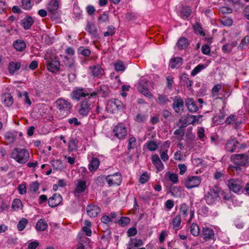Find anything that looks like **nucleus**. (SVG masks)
<instances>
[{"label":"nucleus","mask_w":249,"mask_h":249,"mask_svg":"<svg viewBox=\"0 0 249 249\" xmlns=\"http://www.w3.org/2000/svg\"><path fill=\"white\" fill-rule=\"evenodd\" d=\"M201 182V178L198 176H188L184 180V185L187 189L198 187Z\"/></svg>","instance_id":"423d86ee"},{"label":"nucleus","mask_w":249,"mask_h":249,"mask_svg":"<svg viewBox=\"0 0 249 249\" xmlns=\"http://www.w3.org/2000/svg\"><path fill=\"white\" fill-rule=\"evenodd\" d=\"M114 135L119 139H124L126 135L127 131L125 127L119 124L115 126L113 130Z\"/></svg>","instance_id":"f8f14e48"},{"label":"nucleus","mask_w":249,"mask_h":249,"mask_svg":"<svg viewBox=\"0 0 249 249\" xmlns=\"http://www.w3.org/2000/svg\"><path fill=\"white\" fill-rule=\"evenodd\" d=\"M114 68L117 71H124L125 69L123 62L120 60H117L114 63Z\"/></svg>","instance_id":"4c0bfd02"},{"label":"nucleus","mask_w":249,"mask_h":249,"mask_svg":"<svg viewBox=\"0 0 249 249\" xmlns=\"http://www.w3.org/2000/svg\"><path fill=\"white\" fill-rule=\"evenodd\" d=\"M137 146V142L135 137L131 136L128 139L127 149L130 151Z\"/></svg>","instance_id":"e433bc0d"},{"label":"nucleus","mask_w":249,"mask_h":249,"mask_svg":"<svg viewBox=\"0 0 249 249\" xmlns=\"http://www.w3.org/2000/svg\"><path fill=\"white\" fill-rule=\"evenodd\" d=\"M206 66L204 64H199L196 67L191 71V75L194 76L196 75L197 73L200 72L202 70H203Z\"/></svg>","instance_id":"c03bdc74"},{"label":"nucleus","mask_w":249,"mask_h":249,"mask_svg":"<svg viewBox=\"0 0 249 249\" xmlns=\"http://www.w3.org/2000/svg\"><path fill=\"white\" fill-rule=\"evenodd\" d=\"M86 189V182L85 180H80L77 183L75 190L77 193L81 194L83 193Z\"/></svg>","instance_id":"c85d7f7f"},{"label":"nucleus","mask_w":249,"mask_h":249,"mask_svg":"<svg viewBox=\"0 0 249 249\" xmlns=\"http://www.w3.org/2000/svg\"><path fill=\"white\" fill-rule=\"evenodd\" d=\"M231 160L233 164L229 166L230 171H236L239 173L241 171V166H246L249 163V156L244 154H233L231 157Z\"/></svg>","instance_id":"f257e3e1"},{"label":"nucleus","mask_w":249,"mask_h":249,"mask_svg":"<svg viewBox=\"0 0 249 249\" xmlns=\"http://www.w3.org/2000/svg\"><path fill=\"white\" fill-rule=\"evenodd\" d=\"M115 33V28L113 26H109L107 27V31L104 32V36H112Z\"/></svg>","instance_id":"13d9d810"},{"label":"nucleus","mask_w":249,"mask_h":249,"mask_svg":"<svg viewBox=\"0 0 249 249\" xmlns=\"http://www.w3.org/2000/svg\"><path fill=\"white\" fill-rule=\"evenodd\" d=\"M193 29L195 33L199 34L202 36H205V34L203 31V28L201 25L198 22H196L194 24Z\"/></svg>","instance_id":"c9c22d12"},{"label":"nucleus","mask_w":249,"mask_h":249,"mask_svg":"<svg viewBox=\"0 0 249 249\" xmlns=\"http://www.w3.org/2000/svg\"><path fill=\"white\" fill-rule=\"evenodd\" d=\"M168 102H169L167 96L165 95L159 94L157 102L160 105L166 104Z\"/></svg>","instance_id":"49530a36"},{"label":"nucleus","mask_w":249,"mask_h":249,"mask_svg":"<svg viewBox=\"0 0 249 249\" xmlns=\"http://www.w3.org/2000/svg\"><path fill=\"white\" fill-rule=\"evenodd\" d=\"M89 68L91 70L92 74L94 77H97L99 76L100 75L102 74L104 71V70L99 65L90 67Z\"/></svg>","instance_id":"2f4dec72"},{"label":"nucleus","mask_w":249,"mask_h":249,"mask_svg":"<svg viewBox=\"0 0 249 249\" xmlns=\"http://www.w3.org/2000/svg\"><path fill=\"white\" fill-rule=\"evenodd\" d=\"M1 100L4 105L7 107H10L13 105L14 101L13 97L9 93L6 92L1 95Z\"/></svg>","instance_id":"412c9836"},{"label":"nucleus","mask_w":249,"mask_h":249,"mask_svg":"<svg viewBox=\"0 0 249 249\" xmlns=\"http://www.w3.org/2000/svg\"><path fill=\"white\" fill-rule=\"evenodd\" d=\"M108 88L105 85H102L99 89H97L96 91L90 94V96H94L96 95H100L101 97H105L107 95Z\"/></svg>","instance_id":"aec40b11"},{"label":"nucleus","mask_w":249,"mask_h":249,"mask_svg":"<svg viewBox=\"0 0 249 249\" xmlns=\"http://www.w3.org/2000/svg\"><path fill=\"white\" fill-rule=\"evenodd\" d=\"M202 236L205 241H208L213 238L214 233L212 229L205 227L202 229Z\"/></svg>","instance_id":"dca6fc26"},{"label":"nucleus","mask_w":249,"mask_h":249,"mask_svg":"<svg viewBox=\"0 0 249 249\" xmlns=\"http://www.w3.org/2000/svg\"><path fill=\"white\" fill-rule=\"evenodd\" d=\"M220 11L223 14H230L232 12V9L231 8L226 6L220 7Z\"/></svg>","instance_id":"338daca9"},{"label":"nucleus","mask_w":249,"mask_h":249,"mask_svg":"<svg viewBox=\"0 0 249 249\" xmlns=\"http://www.w3.org/2000/svg\"><path fill=\"white\" fill-rule=\"evenodd\" d=\"M5 139L10 142H13L15 140V137L14 135L9 132H7L5 135Z\"/></svg>","instance_id":"e2e57ef3"},{"label":"nucleus","mask_w":249,"mask_h":249,"mask_svg":"<svg viewBox=\"0 0 249 249\" xmlns=\"http://www.w3.org/2000/svg\"><path fill=\"white\" fill-rule=\"evenodd\" d=\"M185 105L188 110L191 112H195L198 109L197 106L193 99L187 98L185 102Z\"/></svg>","instance_id":"4be33fe9"},{"label":"nucleus","mask_w":249,"mask_h":249,"mask_svg":"<svg viewBox=\"0 0 249 249\" xmlns=\"http://www.w3.org/2000/svg\"><path fill=\"white\" fill-rule=\"evenodd\" d=\"M192 13V10L189 6H183L181 10L179 12V16L183 19H187L188 18Z\"/></svg>","instance_id":"393cba45"},{"label":"nucleus","mask_w":249,"mask_h":249,"mask_svg":"<svg viewBox=\"0 0 249 249\" xmlns=\"http://www.w3.org/2000/svg\"><path fill=\"white\" fill-rule=\"evenodd\" d=\"M235 120L236 116L233 114H231L227 118L225 122L227 124H231Z\"/></svg>","instance_id":"774afa93"},{"label":"nucleus","mask_w":249,"mask_h":249,"mask_svg":"<svg viewBox=\"0 0 249 249\" xmlns=\"http://www.w3.org/2000/svg\"><path fill=\"white\" fill-rule=\"evenodd\" d=\"M52 165L54 169L56 170H60L62 167V163L61 162V160H53L52 161Z\"/></svg>","instance_id":"8fccbe9b"},{"label":"nucleus","mask_w":249,"mask_h":249,"mask_svg":"<svg viewBox=\"0 0 249 249\" xmlns=\"http://www.w3.org/2000/svg\"><path fill=\"white\" fill-rule=\"evenodd\" d=\"M143 242L141 239H138L137 238L131 239L130 241L128 243V246L131 247L138 248L142 246Z\"/></svg>","instance_id":"72a5a7b5"},{"label":"nucleus","mask_w":249,"mask_h":249,"mask_svg":"<svg viewBox=\"0 0 249 249\" xmlns=\"http://www.w3.org/2000/svg\"><path fill=\"white\" fill-rule=\"evenodd\" d=\"M189 45L187 38L181 37L178 40L176 46L179 50H182L186 48Z\"/></svg>","instance_id":"a878e982"},{"label":"nucleus","mask_w":249,"mask_h":249,"mask_svg":"<svg viewBox=\"0 0 249 249\" xmlns=\"http://www.w3.org/2000/svg\"><path fill=\"white\" fill-rule=\"evenodd\" d=\"M45 59L47 63V69L50 71L55 73L59 71V62L52 54L47 53L45 56Z\"/></svg>","instance_id":"20e7f679"},{"label":"nucleus","mask_w":249,"mask_h":249,"mask_svg":"<svg viewBox=\"0 0 249 249\" xmlns=\"http://www.w3.org/2000/svg\"><path fill=\"white\" fill-rule=\"evenodd\" d=\"M211 49L209 46L207 44L203 45L201 47V52L204 54L208 55L210 54Z\"/></svg>","instance_id":"69168bd1"},{"label":"nucleus","mask_w":249,"mask_h":249,"mask_svg":"<svg viewBox=\"0 0 249 249\" xmlns=\"http://www.w3.org/2000/svg\"><path fill=\"white\" fill-rule=\"evenodd\" d=\"M188 206L185 203H182L180 205L179 208V213L183 215H187V212L188 210Z\"/></svg>","instance_id":"5fc2aeb1"},{"label":"nucleus","mask_w":249,"mask_h":249,"mask_svg":"<svg viewBox=\"0 0 249 249\" xmlns=\"http://www.w3.org/2000/svg\"><path fill=\"white\" fill-rule=\"evenodd\" d=\"M172 108L175 112L181 113L183 112L184 101L180 96H176L173 99Z\"/></svg>","instance_id":"9d476101"},{"label":"nucleus","mask_w":249,"mask_h":249,"mask_svg":"<svg viewBox=\"0 0 249 249\" xmlns=\"http://www.w3.org/2000/svg\"><path fill=\"white\" fill-rule=\"evenodd\" d=\"M221 188L218 185L212 187L205 195L204 199L209 205L215 203L216 201L220 199Z\"/></svg>","instance_id":"f03ea898"},{"label":"nucleus","mask_w":249,"mask_h":249,"mask_svg":"<svg viewBox=\"0 0 249 249\" xmlns=\"http://www.w3.org/2000/svg\"><path fill=\"white\" fill-rule=\"evenodd\" d=\"M173 228L176 231L179 229L181 223V217L180 214L176 215L173 220Z\"/></svg>","instance_id":"58836bf2"},{"label":"nucleus","mask_w":249,"mask_h":249,"mask_svg":"<svg viewBox=\"0 0 249 249\" xmlns=\"http://www.w3.org/2000/svg\"><path fill=\"white\" fill-rule=\"evenodd\" d=\"M130 222V219L127 217L122 216L118 221V223L122 227H124Z\"/></svg>","instance_id":"09e8293b"},{"label":"nucleus","mask_w":249,"mask_h":249,"mask_svg":"<svg viewBox=\"0 0 249 249\" xmlns=\"http://www.w3.org/2000/svg\"><path fill=\"white\" fill-rule=\"evenodd\" d=\"M106 177L107 176H99L98 177L96 178V183L98 185V186H103L104 184H105L104 183V181L106 180Z\"/></svg>","instance_id":"052dcab7"},{"label":"nucleus","mask_w":249,"mask_h":249,"mask_svg":"<svg viewBox=\"0 0 249 249\" xmlns=\"http://www.w3.org/2000/svg\"><path fill=\"white\" fill-rule=\"evenodd\" d=\"M82 13V11L80 8L77 5L74 4L73 6V14L75 16V18L78 19L81 18Z\"/></svg>","instance_id":"3c124183"},{"label":"nucleus","mask_w":249,"mask_h":249,"mask_svg":"<svg viewBox=\"0 0 249 249\" xmlns=\"http://www.w3.org/2000/svg\"><path fill=\"white\" fill-rule=\"evenodd\" d=\"M238 143V142L236 140L229 141L226 144L225 148L231 153L233 152L236 149L237 144Z\"/></svg>","instance_id":"cd10ccee"},{"label":"nucleus","mask_w":249,"mask_h":249,"mask_svg":"<svg viewBox=\"0 0 249 249\" xmlns=\"http://www.w3.org/2000/svg\"><path fill=\"white\" fill-rule=\"evenodd\" d=\"M137 233V230L135 227H131L129 228L127 231V236L128 237L134 236Z\"/></svg>","instance_id":"0e129e2a"},{"label":"nucleus","mask_w":249,"mask_h":249,"mask_svg":"<svg viewBox=\"0 0 249 249\" xmlns=\"http://www.w3.org/2000/svg\"><path fill=\"white\" fill-rule=\"evenodd\" d=\"M183 64V59L180 57H173L170 59L169 66L172 69H178Z\"/></svg>","instance_id":"a211bd4d"},{"label":"nucleus","mask_w":249,"mask_h":249,"mask_svg":"<svg viewBox=\"0 0 249 249\" xmlns=\"http://www.w3.org/2000/svg\"><path fill=\"white\" fill-rule=\"evenodd\" d=\"M149 177L147 172L143 173L140 178V182L144 184L149 180Z\"/></svg>","instance_id":"680f3d73"},{"label":"nucleus","mask_w":249,"mask_h":249,"mask_svg":"<svg viewBox=\"0 0 249 249\" xmlns=\"http://www.w3.org/2000/svg\"><path fill=\"white\" fill-rule=\"evenodd\" d=\"M228 186L230 191L237 193L243 188V182L239 179H231L228 180Z\"/></svg>","instance_id":"6e6552de"},{"label":"nucleus","mask_w":249,"mask_h":249,"mask_svg":"<svg viewBox=\"0 0 249 249\" xmlns=\"http://www.w3.org/2000/svg\"><path fill=\"white\" fill-rule=\"evenodd\" d=\"M71 107L72 105L71 103L63 99V111H66L67 114L71 112Z\"/></svg>","instance_id":"de8ad7c7"},{"label":"nucleus","mask_w":249,"mask_h":249,"mask_svg":"<svg viewBox=\"0 0 249 249\" xmlns=\"http://www.w3.org/2000/svg\"><path fill=\"white\" fill-rule=\"evenodd\" d=\"M11 158L20 163H25L29 159V154L24 148H14L11 153Z\"/></svg>","instance_id":"7ed1b4c3"},{"label":"nucleus","mask_w":249,"mask_h":249,"mask_svg":"<svg viewBox=\"0 0 249 249\" xmlns=\"http://www.w3.org/2000/svg\"><path fill=\"white\" fill-rule=\"evenodd\" d=\"M86 30L90 34L97 36V29L94 24H91L89 22H88Z\"/></svg>","instance_id":"7c9ffc66"},{"label":"nucleus","mask_w":249,"mask_h":249,"mask_svg":"<svg viewBox=\"0 0 249 249\" xmlns=\"http://www.w3.org/2000/svg\"><path fill=\"white\" fill-rule=\"evenodd\" d=\"M190 232L194 236H198L199 234V226L196 223H193L190 228Z\"/></svg>","instance_id":"a19ab883"},{"label":"nucleus","mask_w":249,"mask_h":249,"mask_svg":"<svg viewBox=\"0 0 249 249\" xmlns=\"http://www.w3.org/2000/svg\"><path fill=\"white\" fill-rule=\"evenodd\" d=\"M39 189V183L37 181L32 182L29 187V191L33 192H36Z\"/></svg>","instance_id":"bf43d9fd"},{"label":"nucleus","mask_w":249,"mask_h":249,"mask_svg":"<svg viewBox=\"0 0 249 249\" xmlns=\"http://www.w3.org/2000/svg\"><path fill=\"white\" fill-rule=\"evenodd\" d=\"M158 145L153 141H150L147 142V148L151 151H155L158 148Z\"/></svg>","instance_id":"864d4df0"},{"label":"nucleus","mask_w":249,"mask_h":249,"mask_svg":"<svg viewBox=\"0 0 249 249\" xmlns=\"http://www.w3.org/2000/svg\"><path fill=\"white\" fill-rule=\"evenodd\" d=\"M92 104L89 99H85L80 103L78 113L83 116H87L91 109Z\"/></svg>","instance_id":"0eeeda50"},{"label":"nucleus","mask_w":249,"mask_h":249,"mask_svg":"<svg viewBox=\"0 0 249 249\" xmlns=\"http://www.w3.org/2000/svg\"><path fill=\"white\" fill-rule=\"evenodd\" d=\"M138 90L141 93L149 99H151L153 97L152 93L147 88V81L142 80L139 83Z\"/></svg>","instance_id":"9b49d317"},{"label":"nucleus","mask_w":249,"mask_h":249,"mask_svg":"<svg viewBox=\"0 0 249 249\" xmlns=\"http://www.w3.org/2000/svg\"><path fill=\"white\" fill-rule=\"evenodd\" d=\"M60 0H50L48 3L47 8L49 13L55 14L59 6Z\"/></svg>","instance_id":"2eb2a0df"},{"label":"nucleus","mask_w":249,"mask_h":249,"mask_svg":"<svg viewBox=\"0 0 249 249\" xmlns=\"http://www.w3.org/2000/svg\"><path fill=\"white\" fill-rule=\"evenodd\" d=\"M89 95V93L85 91L83 89H77L72 91L71 93V98L79 101L81 97H85Z\"/></svg>","instance_id":"4468645a"},{"label":"nucleus","mask_w":249,"mask_h":249,"mask_svg":"<svg viewBox=\"0 0 249 249\" xmlns=\"http://www.w3.org/2000/svg\"><path fill=\"white\" fill-rule=\"evenodd\" d=\"M77 52L85 57L89 56L91 53L90 50L86 49L83 46H81L78 49Z\"/></svg>","instance_id":"37998d69"},{"label":"nucleus","mask_w":249,"mask_h":249,"mask_svg":"<svg viewBox=\"0 0 249 249\" xmlns=\"http://www.w3.org/2000/svg\"><path fill=\"white\" fill-rule=\"evenodd\" d=\"M13 45L15 49L18 52L23 51L26 48L24 41L21 39L16 40L13 42Z\"/></svg>","instance_id":"b1692460"},{"label":"nucleus","mask_w":249,"mask_h":249,"mask_svg":"<svg viewBox=\"0 0 249 249\" xmlns=\"http://www.w3.org/2000/svg\"><path fill=\"white\" fill-rule=\"evenodd\" d=\"M88 215L91 217H95L101 212V209L97 205H89L87 207Z\"/></svg>","instance_id":"ddd939ff"},{"label":"nucleus","mask_w":249,"mask_h":249,"mask_svg":"<svg viewBox=\"0 0 249 249\" xmlns=\"http://www.w3.org/2000/svg\"><path fill=\"white\" fill-rule=\"evenodd\" d=\"M124 107V105L120 100L112 99L108 101L106 109L108 111L114 113L119 110H123Z\"/></svg>","instance_id":"39448f33"},{"label":"nucleus","mask_w":249,"mask_h":249,"mask_svg":"<svg viewBox=\"0 0 249 249\" xmlns=\"http://www.w3.org/2000/svg\"><path fill=\"white\" fill-rule=\"evenodd\" d=\"M23 207L22 203L19 199H15L12 204V208L14 211H17L20 208H22Z\"/></svg>","instance_id":"ea45409f"},{"label":"nucleus","mask_w":249,"mask_h":249,"mask_svg":"<svg viewBox=\"0 0 249 249\" xmlns=\"http://www.w3.org/2000/svg\"><path fill=\"white\" fill-rule=\"evenodd\" d=\"M62 200V198L60 195L54 194L53 196L49 198V205L51 207H56L61 202Z\"/></svg>","instance_id":"f3484780"},{"label":"nucleus","mask_w":249,"mask_h":249,"mask_svg":"<svg viewBox=\"0 0 249 249\" xmlns=\"http://www.w3.org/2000/svg\"><path fill=\"white\" fill-rule=\"evenodd\" d=\"M101 222L105 224H107V227L109 226V225H111L113 223V221L111 220V218L109 217L108 215H103L101 218Z\"/></svg>","instance_id":"603ef678"},{"label":"nucleus","mask_w":249,"mask_h":249,"mask_svg":"<svg viewBox=\"0 0 249 249\" xmlns=\"http://www.w3.org/2000/svg\"><path fill=\"white\" fill-rule=\"evenodd\" d=\"M168 176L169 179L172 181L174 184L177 183L178 182V176L177 174L175 173H171L167 172L165 176Z\"/></svg>","instance_id":"a18cd8bd"},{"label":"nucleus","mask_w":249,"mask_h":249,"mask_svg":"<svg viewBox=\"0 0 249 249\" xmlns=\"http://www.w3.org/2000/svg\"><path fill=\"white\" fill-rule=\"evenodd\" d=\"M22 7L25 10H30L32 8L30 0H22Z\"/></svg>","instance_id":"4d7b16f0"},{"label":"nucleus","mask_w":249,"mask_h":249,"mask_svg":"<svg viewBox=\"0 0 249 249\" xmlns=\"http://www.w3.org/2000/svg\"><path fill=\"white\" fill-rule=\"evenodd\" d=\"M249 43V36H245L241 40V43L238 46V48L240 50H242L244 45H247Z\"/></svg>","instance_id":"6e6d98bb"},{"label":"nucleus","mask_w":249,"mask_h":249,"mask_svg":"<svg viewBox=\"0 0 249 249\" xmlns=\"http://www.w3.org/2000/svg\"><path fill=\"white\" fill-rule=\"evenodd\" d=\"M21 67V63L19 62L10 61L8 64V70L11 74H14Z\"/></svg>","instance_id":"6ab92c4d"},{"label":"nucleus","mask_w":249,"mask_h":249,"mask_svg":"<svg viewBox=\"0 0 249 249\" xmlns=\"http://www.w3.org/2000/svg\"><path fill=\"white\" fill-rule=\"evenodd\" d=\"M34 22L33 18L30 16L26 17L21 20V24L25 30L29 29Z\"/></svg>","instance_id":"5701e85b"},{"label":"nucleus","mask_w":249,"mask_h":249,"mask_svg":"<svg viewBox=\"0 0 249 249\" xmlns=\"http://www.w3.org/2000/svg\"><path fill=\"white\" fill-rule=\"evenodd\" d=\"M78 143V141L76 139H71L68 143L69 151L70 152L75 151L77 148Z\"/></svg>","instance_id":"f704fd0d"},{"label":"nucleus","mask_w":249,"mask_h":249,"mask_svg":"<svg viewBox=\"0 0 249 249\" xmlns=\"http://www.w3.org/2000/svg\"><path fill=\"white\" fill-rule=\"evenodd\" d=\"M100 160L97 158H92L89 164V169L90 171H96L100 164Z\"/></svg>","instance_id":"bb28decb"},{"label":"nucleus","mask_w":249,"mask_h":249,"mask_svg":"<svg viewBox=\"0 0 249 249\" xmlns=\"http://www.w3.org/2000/svg\"><path fill=\"white\" fill-rule=\"evenodd\" d=\"M48 227L46 221L44 219H39L36 224V229L38 231H44Z\"/></svg>","instance_id":"c756f323"},{"label":"nucleus","mask_w":249,"mask_h":249,"mask_svg":"<svg viewBox=\"0 0 249 249\" xmlns=\"http://www.w3.org/2000/svg\"><path fill=\"white\" fill-rule=\"evenodd\" d=\"M28 223V220L25 218H22L18 222L17 225L18 229L19 231H22L25 228Z\"/></svg>","instance_id":"79ce46f5"},{"label":"nucleus","mask_w":249,"mask_h":249,"mask_svg":"<svg viewBox=\"0 0 249 249\" xmlns=\"http://www.w3.org/2000/svg\"><path fill=\"white\" fill-rule=\"evenodd\" d=\"M109 15L106 12L101 14L97 18L98 25H101L104 23H106L109 21Z\"/></svg>","instance_id":"473e14b6"},{"label":"nucleus","mask_w":249,"mask_h":249,"mask_svg":"<svg viewBox=\"0 0 249 249\" xmlns=\"http://www.w3.org/2000/svg\"><path fill=\"white\" fill-rule=\"evenodd\" d=\"M106 181L109 186L119 185L121 183L122 176L121 173L117 172L113 175L106 177Z\"/></svg>","instance_id":"1a4fd4ad"}]
</instances>
